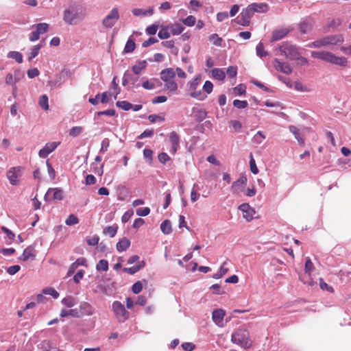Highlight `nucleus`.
Segmentation results:
<instances>
[{
    "mask_svg": "<svg viewBox=\"0 0 351 351\" xmlns=\"http://www.w3.org/2000/svg\"><path fill=\"white\" fill-rule=\"evenodd\" d=\"M85 9L78 3H71L63 12V21L69 25H75L85 19Z\"/></svg>",
    "mask_w": 351,
    "mask_h": 351,
    "instance_id": "obj_1",
    "label": "nucleus"
},
{
    "mask_svg": "<svg viewBox=\"0 0 351 351\" xmlns=\"http://www.w3.org/2000/svg\"><path fill=\"white\" fill-rule=\"evenodd\" d=\"M231 341L243 348L248 349L252 346L249 331L243 326L234 330L231 335Z\"/></svg>",
    "mask_w": 351,
    "mask_h": 351,
    "instance_id": "obj_2",
    "label": "nucleus"
},
{
    "mask_svg": "<svg viewBox=\"0 0 351 351\" xmlns=\"http://www.w3.org/2000/svg\"><path fill=\"white\" fill-rule=\"evenodd\" d=\"M311 56L314 58L320 59L322 60L334 64L336 65L345 66L348 63L346 58L343 56H337L334 53L325 51H313Z\"/></svg>",
    "mask_w": 351,
    "mask_h": 351,
    "instance_id": "obj_3",
    "label": "nucleus"
},
{
    "mask_svg": "<svg viewBox=\"0 0 351 351\" xmlns=\"http://www.w3.org/2000/svg\"><path fill=\"white\" fill-rule=\"evenodd\" d=\"M23 171V168L19 166L12 167L7 171L6 177L10 184L15 186L19 184Z\"/></svg>",
    "mask_w": 351,
    "mask_h": 351,
    "instance_id": "obj_4",
    "label": "nucleus"
},
{
    "mask_svg": "<svg viewBox=\"0 0 351 351\" xmlns=\"http://www.w3.org/2000/svg\"><path fill=\"white\" fill-rule=\"evenodd\" d=\"M119 19V12L117 8H113L104 17L102 25L106 28H112Z\"/></svg>",
    "mask_w": 351,
    "mask_h": 351,
    "instance_id": "obj_5",
    "label": "nucleus"
},
{
    "mask_svg": "<svg viewBox=\"0 0 351 351\" xmlns=\"http://www.w3.org/2000/svg\"><path fill=\"white\" fill-rule=\"evenodd\" d=\"M71 75V73L69 69H62L58 74L56 75L54 80L48 82L49 86L53 88H60L68 78Z\"/></svg>",
    "mask_w": 351,
    "mask_h": 351,
    "instance_id": "obj_6",
    "label": "nucleus"
},
{
    "mask_svg": "<svg viewBox=\"0 0 351 351\" xmlns=\"http://www.w3.org/2000/svg\"><path fill=\"white\" fill-rule=\"evenodd\" d=\"M280 54L286 58L295 60L299 56V53L295 46L289 44H285L279 47Z\"/></svg>",
    "mask_w": 351,
    "mask_h": 351,
    "instance_id": "obj_7",
    "label": "nucleus"
},
{
    "mask_svg": "<svg viewBox=\"0 0 351 351\" xmlns=\"http://www.w3.org/2000/svg\"><path fill=\"white\" fill-rule=\"evenodd\" d=\"M32 28H35V30L30 33L29 39L31 42H34L39 39L40 34L48 31L49 25L46 23H40L34 25Z\"/></svg>",
    "mask_w": 351,
    "mask_h": 351,
    "instance_id": "obj_8",
    "label": "nucleus"
},
{
    "mask_svg": "<svg viewBox=\"0 0 351 351\" xmlns=\"http://www.w3.org/2000/svg\"><path fill=\"white\" fill-rule=\"evenodd\" d=\"M112 310L116 315L117 318L120 322H124L128 318V313L124 306L119 301H115L112 304Z\"/></svg>",
    "mask_w": 351,
    "mask_h": 351,
    "instance_id": "obj_9",
    "label": "nucleus"
},
{
    "mask_svg": "<svg viewBox=\"0 0 351 351\" xmlns=\"http://www.w3.org/2000/svg\"><path fill=\"white\" fill-rule=\"evenodd\" d=\"M252 12L248 8L242 10L240 14L236 18L235 21L237 24L242 26H248L250 23V20L252 17Z\"/></svg>",
    "mask_w": 351,
    "mask_h": 351,
    "instance_id": "obj_10",
    "label": "nucleus"
},
{
    "mask_svg": "<svg viewBox=\"0 0 351 351\" xmlns=\"http://www.w3.org/2000/svg\"><path fill=\"white\" fill-rule=\"evenodd\" d=\"M63 198V191L58 188H50L45 195V201L61 200Z\"/></svg>",
    "mask_w": 351,
    "mask_h": 351,
    "instance_id": "obj_11",
    "label": "nucleus"
},
{
    "mask_svg": "<svg viewBox=\"0 0 351 351\" xmlns=\"http://www.w3.org/2000/svg\"><path fill=\"white\" fill-rule=\"evenodd\" d=\"M247 179L246 176H242L234 181L231 186V191L233 194H237L244 191L245 186L247 184Z\"/></svg>",
    "mask_w": 351,
    "mask_h": 351,
    "instance_id": "obj_12",
    "label": "nucleus"
},
{
    "mask_svg": "<svg viewBox=\"0 0 351 351\" xmlns=\"http://www.w3.org/2000/svg\"><path fill=\"white\" fill-rule=\"evenodd\" d=\"M60 145V142H49L47 143L45 146L38 152L40 158H45L53 152Z\"/></svg>",
    "mask_w": 351,
    "mask_h": 351,
    "instance_id": "obj_13",
    "label": "nucleus"
},
{
    "mask_svg": "<svg viewBox=\"0 0 351 351\" xmlns=\"http://www.w3.org/2000/svg\"><path fill=\"white\" fill-rule=\"evenodd\" d=\"M273 65L276 71L285 74L289 75L292 72V69L289 63L281 62L277 58L274 60Z\"/></svg>",
    "mask_w": 351,
    "mask_h": 351,
    "instance_id": "obj_14",
    "label": "nucleus"
},
{
    "mask_svg": "<svg viewBox=\"0 0 351 351\" xmlns=\"http://www.w3.org/2000/svg\"><path fill=\"white\" fill-rule=\"evenodd\" d=\"M252 14L255 12L265 13L269 10V5L266 3H252L247 6Z\"/></svg>",
    "mask_w": 351,
    "mask_h": 351,
    "instance_id": "obj_15",
    "label": "nucleus"
},
{
    "mask_svg": "<svg viewBox=\"0 0 351 351\" xmlns=\"http://www.w3.org/2000/svg\"><path fill=\"white\" fill-rule=\"evenodd\" d=\"M239 209L243 212V217L247 221H251L254 218V215L255 214V210L248 204L244 203V204H241L239 206Z\"/></svg>",
    "mask_w": 351,
    "mask_h": 351,
    "instance_id": "obj_16",
    "label": "nucleus"
},
{
    "mask_svg": "<svg viewBox=\"0 0 351 351\" xmlns=\"http://www.w3.org/2000/svg\"><path fill=\"white\" fill-rule=\"evenodd\" d=\"M226 315L224 310L219 308L215 310L212 313V319L215 324L219 327H223V318Z\"/></svg>",
    "mask_w": 351,
    "mask_h": 351,
    "instance_id": "obj_17",
    "label": "nucleus"
},
{
    "mask_svg": "<svg viewBox=\"0 0 351 351\" xmlns=\"http://www.w3.org/2000/svg\"><path fill=\"white\" fill-rule=\"evenodd\" d=\"M291 29L287 27H281L278 29H275L272 32L271 39L272 42L279 40L285 38L290 32Z\"/></svg>",
    "mask_w": 351,
    "mask_h": 351,
    "instance_id": "obj_18",
    "label": "nucleus"
},
{
    "mask_svg": "<svg viewBox=\"0 0 351 351\" xmlns=\"http://www.w3.org/2000/svg\"><path fill=\"white\" fill-rule=\"evenodd\" d=\"M328 47L342 43L344 41V37L342 34H333L326 36Z\"/></svg>",
    "mask_w": 351,
    "mask_h": 351,
    "instance_id": "obj_19",
    "label": "nucleus"
},
{
    "mask_svg": "<svg viewBox=\"0 0 351 351\" xmlns=\"http://www.w3.org/2000/svg\"><path fill=\"white\" fill-rule=\"evenodd\" d=\"M94 308L88 302H82L80 304V313L82 315L90 316L94 313Z\"/></svg>",
    "mask_w": 351,
    "mask_h": 351,
    "instance_id": "obj_20",
    "label": "nucleus"
},
{
    "mask_svg": "<svg viewBox=\"0 0 351 351\" xmlns=\"http://www.w3.org/2000/svg\"><path fill=\"white\" fill-rule=\"evenodd\" d=\"M36 257L35 249L33 245H29L26 247L21 256V260L23 261H27L29 259H34Z\"/></svg>",
    "mask_w": 351,
    "mask_h": 351,
    "instance_id": "obj_21",
    "label": "nucleus"
},
{
    "mask_svg": "<svg viewBox=\"0 0 351 351\" xmlns=\"http://www.w3.org/2000/svg\"><path fill=\"white\" fill-rule=\"evenodd\" d=\"M298 26L300 33L305 34L312 29L313 23L310 21L304 19L299 23Z\"/></svg>",
    "mask_w": 351,
    "mask_h": 351,
    "instance_id": "obj_22",
    "label": "nucleus"
},
{
    "mask_svg": "<svg viewBox=\"0 0 351 351\" xmlns=\"http://www.w3.org/2000/svg\"><path fill=\"white\" fill-rule=\"evenodd\" d=\"M160 76L162 80H171V78H175L176 71L172 68L165 69L160 71Z\"/></svg>",
    "mask_w": 351,
    "mask_h": 351,
    "instance_id": "obj_23",
    "label": "nucleus"
},
{
    "mask_svg": "<svg viewBox=\"0 0 351 351\" xmlns=\"http://www.w3.org/2000/svg\"><path fill=\"white\" fill-rule=\"evenodd\" d=\"M132 12L136 16H152L154 13V9L152 8H149L148 10L134 8L132 10Z\"/></svg>",
    "mask_w": 351,
    "mask_h": 351,
    "instance_id": "obj_24",
    "label": "nucleus"
},
{
    "mask_svg": "<svg viewBox=\"0 0 351 351\" xmlns=\"http://www.w3.org/2000/svg\"><path fill=\"white\" fill-rule=\"evenodd\" d=\"M307 47L311 48L328 47L326 36L309 43Z\"/></svg>",
    "mask_w": 351,
    "mask_h": 351,
    "instance_id": "obj_25",
    "label": "nucleus"
},
{
    "mask_svg": "<svg viewBox=\"0 0 351 351\" xmlns=\"http://www.w3.org/2000/svg\"><path fill=\"white\" fill-rule=\"evenodd\" d=\"M39 348L43 351H63L56 347H52L51 343L49 340H43L39 344Z\"/></svg>",
    "mask_w": 351,
    "mask_h": 351,
    "instance_id": "obj_26",
    "label": "nucleus"
},
{
    "mask_svg": "<svg viewBox=\"0 0 351 351\" xmlns=\"http://www.w3.org/2000/svg\"><path fill=\"white\" fill-rule=\"evenodd\" d=\"M136 48V44L134 42V38H132V36H130L129 38L128 39L124 49H123V53H130L134 51V50Z\"/></svg>",
    "mask_w": 351,
    "mask_h": 351,
    "instance_id": "obj_27",
    "label": "nucleus"
},
{
    "mask_svg": "<svg viewBox=\"0 0 351 351\" xmlns=\"http://www.w3.org/2000/svg\"><path fill=\"white\" fill-rule=\"evenodd\" d=\"M130 241L126 238H123L117 243V250L118 252L125 251L130 245Z\"/></svg>",
    "mask_w": 351,
    "mask_h": 351,
    "instance_id": "obj_28",
    "label": "nucleus"
},
{
    "mask_svg": "<svg viewBox=\"0 0 351 351\" xmlns=\"http://www.w3.org/2000/svg\"><path fill=\"white\" fill-rule=\"evenodd\" d=\"M289 131L294 135L295 139L298 141V143L300 145H304V139L300 136V131L298 128L294 125H290L289 127Z\"/></svg>",
    "mask_w": 351,
    "mask_h": 351,
    "instance_id": "obj_29",
    "label": "nucleus"
},
{
    "mask_svg": "<svg viewBox=\"0 0 351 351\" xmlns=\"http://www.w3.org/2000/svg\"><path fill=\"white\" fill-rule=\"evenodd\" d=\"M170 33L173 35H179L180 34L183 30L184 27L180 23H173L168 25Z\"/></svg>",
    "mask_w": 351,
    "mask_h": 351,
    "instance_id": "obj_30",
    "label": "nucleus"
},
{
    "mask_svg": "<svg viewBox=\"0 0 351 351\" xmlns=\"http://www.w3.org/2000/svg\"><path fill=\"white\" fill-rule=\"evenodd\" d=\"M42 47H43V45L40 43L38 45L33 46L31 48L30 52L28 53V60L29 61H32L35 57H36L38 55Z\"/></svg>",
    "mask_w": 351,
    "mask_h": 351,
    "instance_id": "obj_31",
    "label": "nucleus"
},
{
    "mask_svg": "<svg viewBox=\"0 0 351 351\" xmlns=\"http://www.w3.org/2000/svg\"><path fill=\"white\" fill-rule=\"evenodd\" d=\"M211 73L213 77L218 80H223L226 77V73L221 69H213Z\"/></svg>",
    "mask_w": 351,
    "mask_h": 351,
    "instance_id": "obj_32",
    "label": "nucleus"
},
{
    "mask_svg": "<svg viewBox=\"0 0 351 351\" xmlns=\"http://www.w3.org/2000/svg\"><path fill=\"white\" fill-rule=\"evenodd\" d=\"M147 66V62L145 60L139 61L136 64L132 66V71L135 75L141 73V71L145 69Z\"/></svg>",
    "mask_w": 351,
    "mask_h": 351,
    "instance_id": "obj_33",
    "label": "nucleus"
},
{
    "mask_svg": "<svg viewBox=\"0 0 351 351\" xmlns=\"http://www.w3.org/2000/svg\"><path fill=\"white\" fill-rule=\"evenodd\" d=\"M160 230L165 234H169L172 232L171 221L168 219L165 220L160 224Z\"/></svg>",
    "mask_w": 351,
    "mask_h": 351,
    "instance_id": "obj_34",
    "label": "nucleus"
},
{
    "mask_svg": "<svg viewBox=\"0 0 351 351\" xmlns=\"http://www.w3.org/2000/svg\"><path fill=\"white\" fill-rule=\"evenodd\" d=\"M169 29L167 26H161V29L158 33V36L160 39H167L171 36V33L169 32Z\"/></svg>",
    "mask_w": 351,
    "mask_h": 351,
    "instance_id": "obj_35",
    "label": "nucleus"
},
{
    "mask_svg": "<svg viewBox=\"0 0 351 351\" xmlns=\"http://www.w3.org/2000/svg\"><path fill=\"white\" fill-rule=\"evenodd\" d=\"M62 304L68 308H71L77 304V301L72 296H68L62 300Z\"/></svg>",
    "mask_w": 351,
    "mask_h": 351,
    "instance_id": "obj_36",
    "label": "nucleus"
},
{
    "mask_svg": "<svg viewBox=\"0 0 351 351\" xmlns=\"http://www.w3.org/2000/svg\"><path fill=\"white\" fill-rule=\"evenodd\" d=\"M7 57L8 58L14 59L18 63L23 62V55L19 51H10L8 53Z\"/></svg>",
    "mask_w": 351,
    "mask_h": 351,
    "instance_id": "obj_37",
    "label": "nucleus"
},
{
    "mask_svg": "<svg viewBox=\"0 0 351 351\" xmlns=\"http://www.w3.org/2000/svg\"><path fill=\"white\" fill-rule=\"evenodd\" d=\"M210 42H211L214 45L217 47L222 46L223 40L221 37L218 36L217 34H213L208 38Z\"/></svg>",
    "mask_w": 351,
    "mask_h": 351,
    "instance_id": "obj_38",
    "label": "nucleus"
},
{
    "mask_svg": "<svg viewBox=\"0 0 351 351\" xmlns=\"http://www.w3.org/2000/svg\"><path fill=\"white\" fill-rule=\"evenodd\" d=\"M161 44L163 47L171 49V53L173 54L176 55L178 53V50L175 47V43L173 40L163 41Z\"/></svg>",
    "mask_w": 351,
    "mask_h": 351,
    "instance_id": "obj_39",
    "label": "nucleus"
},
{
    "mask_svg": "<svg viewBox=\"0 0 351 351\" xmlns=\"http://www.w3.org/2000/svg\"><path fill=\"white\" fill-rule=\"evenodd\" d=\"M201 81V76L197 75L195 77L191 82H189V89L191 90H197L198 86L199 85Z\"/></svg>",
    "mask_w": 351,
    "mask_h": 351,
    "instance_id": "obj_40",
    "label": "nucleus"
},
{
    "mask_svg": "<svg viewBox=\"0 0 351 351\" xmlns=\"http://www.w3.org/2000/svg\"><path fill=\"white\" fill-rule=\"evenodd\" d=\"M118 227L117 226H110L104 229V233L108 234L110 237H114L117 234Z\"/></svg>",
    "mask_w": 351,
    "mask_h": 351,
    "instance_id": "obj_41",
    "label": "nucleus"
},
{
    "mask_svg": "<svg viewBox=\"0 0 351 351\" xmlns=\"http://www.w3.org/2000/svg\"><path fill=\"white\" fill-rule=\"evenodd\" d=\"M265 139V136L261 131H258L256 134L253 136L252 141L256 144H261Z\"/></svg>",
    "mask_w": 351,
    "mask_h": 351,
    "instance_id": "obj_42",
    "label": "nucleus"
},
{
    "mask_svg": "<svg viewBox=\"0 0 351 351\" xmlns=\"http://www.w3.org/2000/svg\"><path fill=\"white\" fill-rule=\"evenodd\" d=\"M43 293L45 295H51L55 299H57L59 297L58 292L52 287H47L43 289Z\"/></svg>",
    "mask_w": 351,
    "mask_h": 351,
    "instance_id": "obj_43",
    "label": "nucleus"
},
{
    "mask_svg": "<svg viewBox=\"0 0 351 351\" xmlns=\"http://www.w3.org/2000/svg\"><path fill=\"white\" fill-rule=\"evenodd\" d=\"M256 54L260 58H263L265 56H267L268 55V53L265 51L264 46L262 43H259L256 47Z\"/></svg>",
    "mask_w": 351,
    "mask_h": 351,
    "instance_id": "obj_44",
    "label": "nucleus"
},
{
    "mask_svg": "<svg viewBox=\"0 0 351 351\" xmlns=\"http://www.w3.org/2000/svg\"><path fill=\"white\" fill-rule=\"evenodd\" d=\"M39 106L40 108H42L43 110H47L49 109V104H48V97L46 95H42L39 99Z\"/></svg>",
    "mask_w": 351,
    "mask_h": 351,
    "instance_id": "obj_45",
    "label": "nucleus"
},
{
    "mask_svg": "<svg viewBox=\"0 0 351 351\" xmlns=\"http://www.w3.org/2000/svg\"><path fill=\"white\" fill-rule=\"evenodd\" d=\"M96 268L98 271H106L108 269V263L106 260H100L96 265Z\"/></svg>",
    "mask_w": 351,
    "mask_h": 351,
    "instance_id": "obj_46",
    "label": "nucleus"
},
{
    "mask_svg": "<svg viewBox=\"0 0 351 351\" xmlns=\"http://www.w3.org/2000/svg\"><path fill=\"white\" fill-rule=\"evenodd\" d=\"M116 106L124 110H129L133 107V105L127 101H119L116 103Z\"/></svg>",
    "mask_w": 351,
    "mask_h": 351,
    "instance_id": "obj_47",
    "label": "nucleus"
},
{
    "mask_svg": "<svg viewBox=\"0 0 351 351\" xmlns=\"http://www.w3.org/2000/svg\"><path fill=\"white\" fill-rule=\"evenodd\" d=\"M164 88L169 92H175L178 89V84L175 80L169 82L168 84H165Z\"/></svg>",
    "mask_w": 351,
    "mask_h": 351,
    "instance_id": "obj_48",
    "label": "nucleus"
},
{
    "mask_svg": "<svg viewBox=\"0 0 351 351\" xmlns=\"http://www.w3.org/2000/svg\"><path fill=\"white\" fill-rule=\"evenodd\" d=\"M190 95L191 97H193V98H195L198 100H204L206 97V95L202 93V90H193L191 91V93H190Z\"/></svg>",
    "mask_w": 351,
    "mask_h": 351,
    "instance_id": "obj_49",
    "label": "nucleus"
},
{
    "mask_svg": "<svg viewBox=\"0 0 351 351\" xmlns=\"http://www.w3.org/2000/svg\"><path fill=\"white\" fill-rule=\"evenodd\" d=\"M78 223H79L78 218L75 215H74L73 214L69 215V217H67V219L65 221V223L67 226H73V225H75V224H77Z\"/></svg>",
    "mask_w": 351,
    "mask_h": 351,
    "instance_id": "obj_50",
    "label": "nucleus"
},
{
    "mask_svg": "<svg viewBox=\"0 0 351 351\" xmlns=\"http://www.w3.org/2000/svg\"><path fill=\"white\" fill-rule=\"evenodd\" d=\"M183 23L188 27H192L195 24L196 19L195 16L190 15L182 21Z\"/></svg>",
    "mask_w": 351,
    "mask_h": 351,
    "instance_id": "obj_51",
    "label": "nucleus"
},
{
    "mask_svg": "<svg viewBox=\"0 0 351 351\" xmlns=\"http://www.w3.org/2000/svg\"><path fill=\"white\" fill-rule=\"evenodd\" d=\"M341 19H333L328 23V27L332 28L333 29L337 28L339 26L341 25Z\"/></svg>",
    "mask_w": 351,
    "mask_h": 351,
    "instance_id": "obj_52",
    "label": "nucleus"
},
{
    "mask_svg": "<svg viewBox=\"0 0 351 351\" xmlns=\"http://www.w3.org/2000/svg\"><path fill=\"white\" fill-rule=\"evenodd\" d=\"M136 213L138 216L145 217L150 213V209L148 207L138 208Z\"/></svg>",
    "mask_w": 351,
    "mask_h": 351,
    "instance_id": "obj_53",
    "label": "nucleus"
},
{
    "mask_svg": "<svg viewBox=\"0 0 351 351\" xmlns=\"http://www.w3.org/2000/svg\"><path fill=\"white\" fill-rule=\"evenodd\" d=\"M250 167L252 173L257 174L258 173V169L256 167L252 154H250Z\"/></svg>",
    "mask_w": 351,
    "mask_h": 351,
    "instance_id": "obj_54",
    "label": "nucleus"
},
{
    "mask_svg": "<svg viewBox=\"0 0 351 351\" xmlns=\"http://www.w3.org/2000/svg\"><path fill=\"white\" fill-rule=\"evenodd\" d=\"M248 104L246 101H241L239 99H235L233 101V106L239 109H243L247 106Z\"/></svg>",
    "mask_w": 351,
    "mask_h": 351,
    "instance_id": "obj_55",
    "label": "nucleus"
},
{
    "mask_svg": "<svg viewBox=\"0 0 351 351\" xmlns=\"http://www.w3.org/2000/svg\"><path fill=\"white\" fill-rule=\"evenodd\" d=\"M128 80L129 82H130L133 87L138 88L140 86V84L138 83V77L134 76L132 74L128 72Z\"/></svg>",
    "mask_w": 351,
    "mask_h": 351,
    "instance_id": "obj_56",
    "label": "nucleus"
},
{
    "mask_svg": "<svg viewBox=\"0 0 351 351\" xmlns=\"http://www.w3.org/2000/svg\"><path fill=\"white\" fill-rule=\"evenodd\" d=\"M82 130L83 128L82 127L75 126L70 130L69 134L73 137H76L82 132Z\"/></svg>",
    "mask_w": 351,
    "mask_h": 351,
    "instance_id": "obj_57",
    "label": "nucleus"
},
{
    "mask_svg": "<svg viewBox=\"0 0 351 351\" xmlns=\"http://www.w3.org/2000/svg\"><path fill=\"white\" fill-rule=\"evenodd\" d=\"M313 263L309 257H307L306 258L305 262V267H304V271L305 273L310 274L311 271L313 270Z\"/></svg>",
    "mask_w": 351,
    "mask_h": 351,
    "instance_id": "obj_58",
    "label": "nucleus"
},
{
    "mask_svg": "<svg viewBox=\"0 0 351 351\" xmlns=\"http://www.w3.org/2000/svg\"><path fill=\"white\" fill-rule=\"evenodd\" d=\"M143 289V285L141 281L135 282L132 287V292L135 294L139 293Z\"/></svg>",
    "mask_w": 351,
    "mask_h": 351,
    "instance_id": "obj_59",
    "label": "nucleus"
},
{
    "mask_svg": "<svg viewBox=\"0 0 351 351\" xmlns=\"http://www.w3.org/2000/svg\"><path fill=\"white\" fill-rule=\"evenodd\" d=\"M99 237L97 235H94L86 239L87 243L90 246L97 245L99 243Z\"/></svg>",
    "mask_w": 351,
    "mask_h": 351,
    "instance_id": "obj_60",
    "label": "nucleus"
},
{
    "mask_svg": "<svg viewBox=\"0 0 351 351\" xmlns=\"http://www.w3.org/2000/svg\"><path fill=\"white\" fill-rule=\"evenodd\" d=\"M169 141L171 144H176L180 142V137L176 132L173 131L169 134Z\"/></svg>",
    "mask_w": 351,
    "mask_h": 351,
    "instance_id": "obj_61",
    "label": "nucleus"
},
{
    "mask_svg": "<svg viewBox=\"0 0 351 351\" xmlns=\"http://www.w3.org/2000/svg\"><path fill=\"white\" fill-rule=\"evenodd\" d=\"M5 83L7 85H14L17 83L15 81L14 75L12 73H9L6 75Z\"/></svg>",
    "mask_w": 351,
    "mask_h": 351,
    "instance_id": "obj_62",
    "label": "nucleus"
},
{
    "mask_svg": "<svg viewBox=\"0 0 351 351\" xmlns=\"http://www.w3.org/2000/svg\"><path fill=\"white\" fill-rule=\"evenodd\" d=\"M213 85L211 82L210 81H206L204 86H203V90L204 92H206L207 94H210L213 91Z\"/></svg>",
    "mask_w": 351,
    "mask_h": 351,
    "instance_id": "obj_63",
    "label": "nucleus"
},
{
    "mask_svg": "<svg viewBox=\"0 0 351 351\" xmlns=\"http://www.w3.org/2000/svg\"><path fill=\"white\" fill-rule=\"evenodd\" d=\"M158 158V160L162 164H165L167 161L170 160V157L165 152H162L159 154Z\"/></svg>",
    "mask_w": 351,
    "mask_h": 351,
    "instance_id": "obj_64",
    "label": "nucleus"
}]
</instances>
